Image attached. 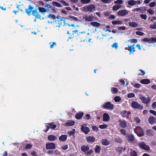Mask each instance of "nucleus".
Masks as SVG:
<instances>
[{"label": "nucleus", "instance_id": "e433bc0d", "mask_svg": "<svg viewBox=\"0 0 156 156\" xmlns=\"http://www.w3.org/2000/svg\"><path fill=\"white\" fill-rule=\"evenodd\" d=\"M128 140L130 141H133L134 139V136L131 135H129L127 136Z\"/></svg>", "mask_w": 156, "mask_h": 156}, {"label": "nucleus", "instance_id": "c9c22d12", "mask_svg": "<svg viewBox=\"0 0 156 156\" xmlns=\"http://www.w3.org/2000/svg\"><path fill=\"white\" fill-rule=\"evenodd\" d=\"M111 90L113 94H115L117 93L118 91V90L117 88L112 87Z\"/></svg>", "mask_w": 156, "mask_h": 156}, {"label": "nucleus", "instance_id": "f3484780", "mask_svg": "<svg viewBox=\"0 0 156 156\" xmlns=\"http://www.w3.org/2000/svg\"><path fill=\"white\" fill-rule=\"evenodd\" d=\"M139 145L140 148H142L145 150H149L150 149L149 146L146 145L143 142H142L140 143L139 144Z\"/></svg>", "mask_w": 156, "mask_h": 156}, {"label": "nucleus", "instance_id": "7c9ffc66", "mask_svg": "<svg viewBox=\"0 0 156 156\" xmlns=\"http://www.w3.org/2000/svg\"><path fill=\"white\" fill-rule=\"evenodd\" d=\"M48 139L51 141H54L57 139V138L53 135H49L48 137Z\"/></svg>", "mask_w": 156, "mask_h": 156}, {"label": "nucleus", "instance_id": "a878e982", "mask_svg": "<svg viewBox=\"0 0 156 156\" xmlns=\"http://www.w3.org/2000/svg\"><path fill=\"white\" fill-rule=\"evenodd\" d=\"M129 25L132 27H138L139 24L136 22H130L129 23Z\"/></svg>", "mask_w": 156, "mask_h": 156}, {"label": "nucleus", "instance_id": "3c124183", "mask_svg": "<svg viewBox=\"0 0 156 156\" xmlns=\"http://www.w3.org/2000/svg\"><path fill=\"white\" fill-rule=\"evenodd\" d=\"M150 27L151 29H156V23H154L153 24L150 25Z\"/></svg>", "mask_w": 156, "mask_h": 156}, {"label": "nucleus", "instance_id": "f704fd0d", "mask_svg": "<svg viewBox=\"0 0 156 156\" xmlns=\"http://www.w3.org/2000/svg\"><path fill=\"white\" fill-rule=\"evenodd\" d=\"M74 123L75 122L74 121L72 120H69L66 123L65 125L66 126H71L73 125Z\"/></svg>", "mask_w": 156, "mask_h": 156}, {"label": "nucleus", "instance_id": "e2e57ef3", "mask_svg": "<svg viewBox=\"0 0 156 156\" xmlns=\"http://www.w3.org/2000/svg\"><path fill=\"white\" fill-rule=\"evenodd\" d=\"M75 133V129H73V131H69L68 132V134L70 136L73 134Z\"/></svg>", "mask_w": 156, "mask_h": 156}, {"label": "nucleus", "instance_id": "6e6d98bb", "mask_svg": "<svg viewBox=\"0 0 156 156\" xmlns=\"http://www.w3.org/2000/svg\"><path fill=\"white\" fill-rule=\"evenodd\" d=\"M126 111L125 110H124L122 111L121 112V115H122V117H125L126 116Z\"/></svg>", "mask_w": 156, "mask_h": 156}, {"label": "nucleus", "instance_id": "58836bf2", "mask_svg": "<svg viewBox=\"0 0 156 156\" xmlns=\"http://www.w3.org/2000/svg\"><path fill=\"white\" fill-rule=\"evenodd\" d=\"M101 149V148L98 145H96L94 148L95 151L98 153L100 152Z\"/></svg>", "mask_w": 156, "mask_h": 156}, {"label": "nucleus", "instance_id": "79ce46f5", "mask_svg": "<svg viewBox=\"0 0 156 156\" xmlns=\"http://www.w3.org/2000/svg\"><path fill=\"white\" fill-rule=\"evenodd\" d=\"M49 44L50 45V47L51 48H53L55 46H56L57 45L56 43L55 42L52 43L51 42L49 43Z\"/></svg>", "mask_w": 156, "mask_h": 156}, {"label": "nucleus", "instance_id": "5fc2aeb1", "mask_svg": "<svg viewBox=\"0 0 156 156\" xmlns=\"http://www.w3.org/2000/svg\"><path fill=\"white\" fill-rule=\"evenodd\" d=\"M32 144H28L26 145L25 149H30L32 147Z\"/></svg>", "mask_w": 156, "mask_h": 156}, {"label": "nucleus", "instance_id": "1a4fd4ad", "mask_svg": "<svg viewBox=\"0 0 156 156\" xmlns=\"http://www.w3.org/2000/svg\"><path fill=\"white\" fill-rule=\"evenodd\" d=\"M90 26H92L93 27L95 28V30H93L92 32H95L97 31V28H99L100 26V24L96 22H92L90 23Z\"/></svg>", "mask_w": 156, "mask_h": 156}, {"label": "nucleus", "instance_id": "69168bd1", "mask_svg": "<svg viewBox=\"0 0 156 156\" xmlns=\"http://www.w3.org/2000/svg\"><path fill=\"white\" fill-rule=\"evenodd\" d=\"M123 149V147H118L117 148V150L118 151H119L121 153L122 152Z\"/></svg>", "mask_w": 156, "mask_h": 156}, {"label": "nucleus", "instance_id": "f257e3e1", "mask_svg": "<svg viewBox=\"0 0 156 156\" xmlns=\"http://www.w3.org/2000/svg\"><path fill=\"white\" fill-rule=\"evenodd\" d=\"M56 18L57 16L54 14L49 13L45 19L47 20L48 23L54 24L56 20H57Z\"/></svg>", "mask_w": 156, "mask_h": 156}, {"label": "nucleus", "instance_id": "c756f323", "mask_svg": "<svg viewBox=\"0 0 156 156\" xmlns=\"http://www.w3.org/2000/svg\"><path fill=\"white\" fill-rule=\"evenodd\" d=\"M83 114V113L82 112L76 114V118L78 119H81L82 118Z\"/></svg>", "mask_w": 156, "mask_h": 156}, {"label": "nucleus", "instance_id": "6ab92c4d", "mask_svg": "<svg viewBox=\"0 0 156 156\" xmlns=\"http://www.w3.org/2000/svg\"><path fill=\"white\" fill-rule=\"evenodd\" d=\"M148 121L150 124L153 125L156 123V118L154 117L151 116L148 118Z\"/></svg>", "mask_w": 156, "mask_h": 156}, {"label": "nucleus", "instance_id": "09e8293b", "mask_svg": "<svg viewBox=\"0 0 156 156\" xmlns=\"http://www.w3.org/2000/svg\"><path fill=\"white\" fill-rule=\"evenodd\" d=\"M156 42V37H151L150 38V43Z\"/></svg>", "mask_w": 156, "mask_h": 156}, {"label": "nucleus", "instance_id": "20e7f679", "mask_svg": "<svg viewBox=\"0 0 156 156\" xmlns=\"http://www.w3.org/2000/svg\"><path fill=\"white\" fill-rule=\"evenodd\" d=\"M135 132L139 137L143 136L144 135V133L142 128L140 126L136 127L134 129Z\"/></svg>", "mask_w": 156, "mask_h": 156}, {"label": "nucleus", "instance_id": "052dcab7", "mask_svg": "<svg viewBox=\"0 0 156 156\" xmlns=\"http://www.w3.org/2000/svg\"><path fill=\"white\" fill-rule=\"evenodd\" d=\"M135 96V94L133 93H130L128 94L127 97L128 98H131L134 97Z\"/></svg>", "mask_w": 156, "mask_h": 156}, {"label": "nucleus", "instance_id": "4468645a", "mask_svg": "<svg viewBox=\"0 0 156 156\" xmlns=\"http://www.w3.org/2000/svg\"><path fill=\"white\" fill-rule=\"evenodd\" d=\"M87 125L86 124H83L81 126V130L85 133V134H87L90 131V129L89 128L87 127Z\"/></svg>", "mask_w": 156, "mask_h": 156}, {"label": "nucleus", "instance_id": "8fccbe9b", "mask_svg": "<svg viewBox=\"0 0 156 156\" xmlns=\"http://www.w3.org/2000/svg\"><path fill=\"white\" fill-rule=\"evenodd\" d=\"M52 3L55 5V6L57 7H60L61 6V5L57 2H53Z\"/></svg>", "mask_w": 156, "mask_h": 156}, {"label": "nucleus", "instance_id": "c85d7f7f", "mask_svg": "<svg viewBox=\"0 0 156 156\" xmlns=\"http://www.w3.org/2000/svg\"><path fill=\"white\" fill-rule=\"evenodd\" d=\"M140 83L144 84H148L150 82V80L147 79H144L140 81Z\"/></svg>", "mask_w": 156, "mask_h": 156}, {"label": "nucleus", "instance_id": "bf43d9fd", "mask_svg": "<svg viewBox=\"0 0 156 156\" xmlns=\"http://www.w3.org/2000/svg\"><path fill=\"white\" fill-rule=\"evenodd\" d=\"M136 34L138 35L142 36L144 34V33L140 31H137L136 32Z\"/></svg>", "mask_w": 156, "mask_h": 156}, {"label": "nucleus", "instance_id": "0eeeda50", "mask_svg": "<svg viewBox=\"0 0 156 156\" xmlns=\"http://www.w3.org/2000/svg\"><path fill=\"white\" fill-rule=\"evenodd\" d=\"M94 17L92 15H85L82 18L83 20L85 21L91 22L94 20Z\"/></svg>", "mask_w": 156, "mask_h": 156}, {"label": "nucleus", "instance_id": "ea45409f", "mask_svg": "<svg viewBox=\"0 0 156 156\" xmlns=\"http://www.w3.org/2000/svg\"><path fill=\"white\" fill-rule=\"evenodd\" d=\"M128 4L130 5H135V0H130L128 2Z\"/></svg>", "mask_w": 156, "mask_h": 156}, {"label": "nucleus", "instance_id": "13d9d810", "mask_svg": "<svg viewBox=\"0 0 156 156\" xmlns=\"http://www.w3.org/2000/svg\"><path fill=\"white\" fill-rule=\"evenodd\" d=\"M130 155L131 156H136L137 154L134 151H133L130 152Z\"/></svg>", "mask_w": 156, "mask_h": 156}, {"label": "nucleus", "instance_id": "a18cd8bd", "mask_svg": "<svg viewBox=\"0 0 156 156\" xmlns=\"http://www.w3.org/2000/svg\"><path fill=\"white\" fill-rule=\"evenodd\" d=\"M84 33V34H85V32H81L79 33V35L80 36V37H82V38H84L85 37L86 35L85 34V35H83V34Z\"/></svg>", "mask_w": 156, "mask_h": 156}, {"label": "nucleus", "instance_id": "412c9836", "mask_svg": "<svg viewBox=\"0 0 156 156\" xmlns=\"http://www.w3.org/2000/svg\"><path fill=\"white\" fill-rule=\"evenodd\" d=\"M95 138L93 136H89L86 137V140L88 142H93L95 140Z\"/></svg>", "mask_w": 156, "mask_h": 156}, {"label": "nucleus", "instance_id": "4c0bfd02", "mask_svg": "<svg viewBox=\"0 0 156 156\" xmlns=\"http://www.w3.org/2000/svg\"><path fill=\"white\" fill-rule=\"evenodd\" d=\"M114 100L115 102H117L121 101L122 100V99L120 97L116 96L115 97Z\"/></svg>", "mask_w": 156, "mask_h": 156}, {"label": "nucleus", "instance_id": "c03bdc74", "mask_svg": "<svg viewBox=\"0 0 156 156\" xmlns=\"http://www.w3.org/2000/svg\"><path fill=\"white\" fill-rule=\"evenodd\" d=\"M147 12L151 15H153L154 14V10L151 9H148L147 10Z\"/></svg>", "mask_w": 156, "mask_h": 156}, {"label": "nucleus", "instance_id": "6e6552de", "mask_svg": "<svg viewBox=\"0 0 156 156\" xmlns=\"http://www.w3.org/2000/svg\"><path fill=\"white\" fill-rule=\"evenodd\" d=\"M129 11L126 9H122L118 11L117 14L118 16H124L127 15L129 13Z\"/></svg>", "mask_w": 156, "mask_h": 156}, {"label": "nucleus", "instance_id": "ddd939ff", "mask_svg": "<svg viewBox=\"0 0 156 156\" xmlns=\"http://www.w3.org/2000/svg\"><path fill=\"white\" fill-rule=\"evenodd\" d=\"M45 126L47 127V129L44 131L45 132H47L49 130L50 128L52 129H54L56 128L57 126L54 124L53 122L51 123H48L45 124Z\"/></svg>", "mask_w": 156, "mask_h": 156}, {"label": "nucleus", "instance_id": "0e129e2a", "mask_svg": "<svg viewBox=\"0 0 156 156\" xmlns=\"http://www.w3.org/2000/svg\"><path fill=\"white\" fill-rule=\"evenodd\" d=\"M60 2L63 3L65 5L69 6V4L67 3L65 1L63 0H61Z\"/></svg>", "mask_w": 156, "mask_h": 156}, {"label": "nucleus", "instance_id": "49530a36", "mask_svg": "<svg viewBox=\"0 0 156 156\" xmlns=\"http://www.w3.org/2000/svg\"><path fill=\"white\" fill-rule=\"evenodd\" d=\"M136 47H137L139 50H141L142 49L144 50H145V49L143 48V46H141L139 44H137L136 45Z\"/></svg>", "mask_w": 156, "mask_h": 156}, {"label": "nucleus", "instance_id": "864d4df0", "mask_svg": "<svg viewBox=\"0 0 156 156\" xmlns=\"http://www.w3.org/2000/svg\"><path fill=\"white\" fill-rule=\"evenodd\" d=\"M143 41L145 42H147L149 43H150V38H149L148 37L144 38L143 39Z\"/></svg>", "mask_w": 156, "mask_h": 156}, {"label": "nucleus", "instance_id": "72a5a7b5", "mask_svg": "<svg viewBox=\"0 0 156 156\" xmlns=\"http://www.w3.org/2000/svg\"><path fill=\"white\" fill-rule=\"evenodd\" d=\"M67 135H62L59 137V139L60 140L65 141L67 139Z\"/></svg>", "mask_w": 156, "mask_h": 156}, {"label": "nucleus", "instance_id": "a211bd4d", "mask_svg": "<svg viewBox=\"0 0 156 156\" xmlns=\"http://www.w3.org/2000/svg\"><path fill=\"white\" fill-rule=\"evenodd\" d=\"M46 148L47 149H54L55 148V145L53 143H48L46 144Z\"/></svg>", "mask_w": 156, "mask_h": 156}, {"label": "nucleus", "instance_id": "680f3d73", "mask_svg": "<svg viewBox=\"0 0 156 156\" xmlns=\"http://www.w3.org/2000/svg\"><path fill=\"white\" fill-rule=\"evenodd\" d=\"M140 17L142 19L146 20L147 18V16L146 15L141 14L140 15Z\"/></svg>", "mask_w": 156, "mask_h": 156}, {"label": "nucleus", "instance_id": "de8ad7c7", "mask_svg": "<svg viewBox=\"0 0 156 156\" xmlns=\"http://www.w3.org/2000/svg\"><path fill=\"white\" fill-rule=\"evenodd\" d=\"M90 0H81V2L83 4H86L89 3Z\"/></svg>", "mask_w": 156, "mask_h": 156}, {"label": "nucleus", "instance_id": "dca6fc26", "mask_svg": "<svg viewBox=\"0 0 156 156\" xmlns=\"http://www.w3.org/2000/svg\"><path fill=\"white\" fill-rule=\"evenodd\" d=\"M34 9V7L31 6V5H30L28 7L25 9L26 12L28 16H30L32 14L31 12H32L33 10Z\"/></svg>", "mask_w": 156, "mask_h": 156}, {"label": "nucleus", "instance_id": "aec40b11", "mask_svg": "<svg viewBox=\"0 0 156 156\" xmlns=\"http://www.w3.org/2000/svg\"><path fill=\"white\" fill-rule=\"evenodd\" d=\"M119 122H120V126L123 128H125L127 126V122L125 120H121V119H119Z\"/></svg>", "mask_w": 156, "mask_h": 156}, {"label": "nucleus", "instance_id": "338daca9", "mask_svg": "<svg viewBox=\"0 0 156 156\" xmlns=\"http://www.w3.org/2000/svg\"><path fill=\"white\" fill-rule=\"evenodd\" d=\"M120 132L122 134L124 135H126V131L125 129H121L120 130Z\"/></svg>", "mask_w": 156, "mask_h": 156}, {"label": "nucleus", "instance_id": "7ed1b4c3", "mask_svg": "<svg viewBox=\"0 0 156 156\" xmlns=\"http://www.w3.org/2000/svg\"><path fill=\"white\" fill-rule=\"evenodd\" d=\"M81 151L84 152L87 155H91L93 152L92 150L90 149V146L88 145H83L81 147Z\"/></svg>", "mask_w": 156, "mask_h": 156}, {"label": "nucleus", "instance_id": "a19ab883", "mask_svg": "<svg viewBox=\"0 0 156 156\" xmlns=\"http://www.w3.org/2000/svg\"><path fill=\"white\" fill-rule=\"evenodd\" d=\"M123 3V1L122 0H117L114 2V3L115 4H117L118 5H121Z\"/></svg>", "mask_w": 156, "mask_h": 156}, {"label": "nucleus", "instance_id": "423d86ee", "mask_svg": "<svg viewBox=\"0 0 156 156\" xmlns=\"http://www.w3.org/2000/svg\"><path fill=\"white\" fill-rule=\"evenodd\" d=\"M57 20L55 22V24H56L58 25H56L57 27H59L62 26V22L64 20V18L63 17L59 15L57 16Z\"/></svg>", "mask_w": 156, "mask_h": 156}, {"label": "nucleus", "instance_id": "774afa93", "mask_svg": "<svg viewBox=\"0 0 156 156\" xmlns=\"http://www.w3.org/2000/svg\"><path fill=\"white\" fill-rule=\"evenodd\" d=\"M31 154L32 156H38V155L37 154L36 152L35 151L32 152Z\"/></svg>", "mask_w": 156, "mask_h": 156}, {"label": "nucleus", "instance_id": "4d7b16f0", "mask_svg": "<svg viewBox=\"0 0 156 156\" xmlns=\"http://www.w3.org/2000/svg\"><path fill=\"white\" fill-rule=\"evenodd\" d=\"M107 126L106 125L103 124L99 126V127L101 129H104L107 128Z\"/></svg>", "mask_w": 156, "mask_h": 156}, {"label": "nucleus", "instance_id": "37998d69", "mask_svg": "<svg viewBox=\"0 0 156 156\" xmlns=\"http://www.w3.org/2000/svg\"><path fill=\"white\" fill-rule=\"evenodd\" d=\"M156 5V3L154 2H153L150 3L149 6L151 8H152L155 6Z\"/></svg>", "mask_w": 156, "mask_h": 156}, {"label": "nucleus", "instance_id": "2f4dec72", "mask_svg": "<svg viewBox=\"0 0 156 156\" xmlns=\"http://www.w3.org/2000/svg\"><path fill=\"white\" fill-rule=\"evenodd\" d=\"M135 45H133L132 44L131 46H129V47H128V48H129V49L130 51V54H131L132 52H134L135 51V48L134 46Z\"/></svg>", "mask_w": 156, "mask_h": 156}, {"label": "nucleus", "instance_id": "bb28decb", "mask_svg": "<svg viewBox=\"0 0 156 156\" xmlns=\"http://www.w3.org/2000/svg\"><path fill=\"white\" fill-rule=\"evenodd\" d=\"M122 21L120 20H115L112 22V23L113 25H121L122 24Z\"/></svg>", "mask_w": 156, "mask_h": 156}, {"label": "nucleus", "instance_id": "b1692460", "mask_svg": "<svg viewBox=\"0 0 156 156\" xmlns=\"http://www.w3.org/2000/svg\"><path fill=\"white\" fill-rule=\"evenodd\" d=\"M147 135L149 136H152L154 135V131L151 129H148L146 132Z\"/></svg>", "mask_w": 156, "mask_h": 156}, {"label": "nucleus", "instance_id": "2eb2a0df", "mask_svg": "<svg viewBox=\"0 0 156 156\" xmlns=\"http://www.w3.org/2000/svg\"><path fill=\"white\" fill-rule=\"evenodd\" d=\"M139 98L141 101L144 104H148L150 102L151 100L150 98H146L142 96H140Z\"/></svg>", "mask_w": 156, "mask_h": 156}, {"label": "nucleus", "instance_id": "f03ea898", "mask_svg": "<svg viewBox=\"0 0 156 156\" xmlns=\"http://www.w3.org/2000/svg\"><path fill=\"white\" fill-rule=\"evenodd\" d=\"M83 9L84 12H93L95 11V6L94 5L90 4L83 7Z\"/></svg>", "mask_w": 156, "mask_h": 156}, {"label": "nucleus", "instance_id": "f8f14e48", "mask_svg": "<svg viewBox=\"0 0 156 156\" xmlns=\"http://www.w3.org/2000/svg\"><path fill=\"white\" fill-rule=\"evenodd\" d=\"M132 107L134 109H141L143 108V106L139 104L138 103L135 101H133L131 103Z\"/></svg>", "mask_w": 156, "mask_h": 156}, {"label": "nucleus", "instance_id": "39448f33", "mask_svg": "<svg viewBox=\"0 0 156 156\" xmlns=\"http://www.w3.org/2000/svg\"><path fill=\"white\" fill-rule=\"evenodd\" d=\"M38 9H34L32 14L35 17L36 19H41V13L39 11H38ZM42 19H44V18L42 17Z\"/></svg>", "mask_w": 156, "mask_h": 156}, {"label": "nucleus", "instance_id": "4be33fe9", "mask_svg": "<svg viewBox=\"0 0 156 156\" xmlns=\"http://www.w3.org/2000/svg\"><path fill=\"white\" fill-rule=\"evenodd\" d=\"M67 20H68L72 21V20H74L78 22H81L82 20L78 19L77 17H75L74 16H69V18L67 19Z\"/></svg>", "mask_w": 156, "mask_h": 156}, {"label": "nucleus", "instance_id": "5701e85b", "mask_svg": "<svg viewBox=\"0 0 156 156\" xmlns=\"http://www.w3.org/2000/svg\"><path fill=\"white\" fill-rule=\"evenodd\" d=\"M110 116L106 113H104L103 115V120L104 121L108 122L110 119Z\"/></svg>", "mask_w": 156, "mask_h": 156}, {"label": "nucleus", "instance_id": "9d476101", "mask_svg": "<svg viewBox=\"0 0 156 156\" xmlns=\"http://www.w3.org/2000/svg\"><path fill=\"white\" fill-rule=\"evenodd\" d=\"M103 107L109 109H113L114 108V105L110 102L105 103L102 105Z\"/></svg>", "mask_w": 156, "mask_h": 156}, {"label": "nucleus", "instance_id": "9b49d317", "mask_svg": "<svg viewBox=\"0 0 156 156\" xmlns=\"http://www.w3.org/2000/svg\"><path fill=\"white\" fill-rule=\"evenodd\" d=\"M137 40L135 39H133L129 40L125 42V44L127 45L128 47L131 46L132 44L135 45V44L136 43Z\"/></svg>", "mask_w": 156, "mask_h": 156}, {"label": "nucleus", "instance_id": "603ef678", "mask_svg": "<svg viewBox=\"0 0 156 156\" xmlns=\"http://www.w3.org/2000/svg\"><path fill=\"white\" fill-rule=\"evenodd\" d=\"M112 48H115L117 49L118 48V43H114L112 45Z\"/></svg>", "mask_w": 156, "mask_h": 156}, {"label": "nucleus", "instance_id": "cd10ccee", "mask_svg": "<svg viewBox=\"0 0 156 156\" xmlns=\"http://www.w3.org/2000/svg\"><path fill=\"white\" fill-rule=\"evenodd\" d=\"M121 7L122 5H115L112 7V10L114 11H117L121 8Z\"/></svg>", "mask_w": 156, "mask_h": 156}, {"label": "nucleus", "instance_id": "473e14b6", "mask_svg": "<svg viewBox=\"0 0 156 156\" xmlns=\"http://www.w3.org/2000/svg\"><path fill=\"white\" fill-rule=\"evenodd\" d=\"M102 144L104 145L107 146L109 144V142L106 139H103L101 141Z\"/></svg>", "mask_w": 156, "mask_h": 156}, {"label": "nucleus", "instance_id": "393cba45", "mask_svg": "<svg viewBox=\"0 0 156 156\" xmlns=\"http://www.w3.org/2000/svg\"><path fill=\"white\" fill-rule=\"evenodd\" d=\"M38 9L39 11L41 13L44 14V13L49 10L48 9H45L44 8L38 7Z\"/></svg>", "mask_w": 156, "mask_h": 156}]
</instances>
